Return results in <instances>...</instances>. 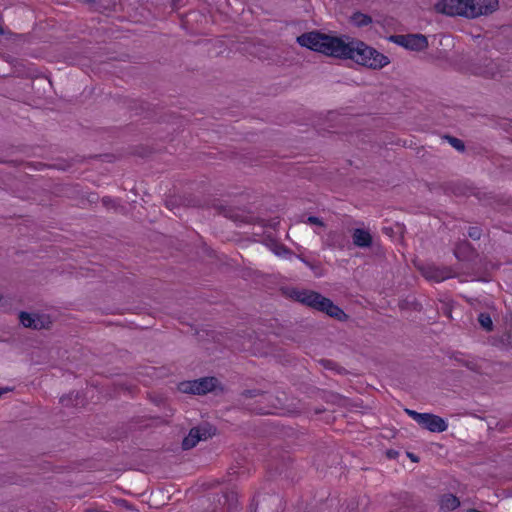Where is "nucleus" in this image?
Instances as JSON below:
<instances>
[{
  "label": "nucleus",
  "mask_w": 512,
  "mask_h": 512,
  "mask_svg": "<svg viewBox=\"0 0 512 512\" xmlns=\"http://www.w3.org/2000/svg\"><path fill=\"white\" fill-rule=\"evenodd\" d=\"M297 42L313 51L335 58L351 59L374 70L382 69L390 63L387 56L360 40L345 41L340 37L312 31L298 36Z\"/></svg>",
  "instance_id": "nucleus-1"
},
{
  "label": "nucleus",
  "mask_w": 512,
  "mask_h": 512,
  "mask_svg": "<svg viewBox=\"0 0 512 512\" xmlns=\"http://www.w3.org/2000/svg\"><path fill=\"white\" fill-rule=\"evenodd\" d=\"M291 297L294 300L320 312H324L337 320H345L347 318V315L340 307L335 305L329 298L322 296L316 291L294 289L291 292Z\"/></svg>",
  "instance_id": "nucleus-2"
},
{
  "label": "nucleus",
  "mask_w": 512,
  "mask_h": 512,
  "mask_svg": "<svg viewBox=\"0 0 512 512\" xmlns=\"http://www.w3.org/2000/svg\"><path fill=\"white\" fill-rule=\"evenodd\" d=\"M459 69L486 78H495L501 74L499 65L486 55L463 58Z\"/></svg>",
  "instance_id": "nucleus-3"
},
{
  "label": "nucleus",
  "mask_w": 512,
  "mask_h": 512,
  "mask_svg": "<svg viewBox=\"0 0 512 512\" xmlns=\"http://www.w3.org/2000/svg\"><path fill=\"white\" fill-rule=\"evenodd\" d=\"M390 40L411 51H423L428 47V40L423 34L393 35Z\"/></svg>",
  "instance_id": "nucleus-4"
},
{
  "label": "nucleus",
  "mask_w": 512,
  "mask_h": 512,
  "mask_svg": "<svg viewBox=\"0 0 512 512\" xmlns=\"http://www.w3.org/2000/svg\"><path fill=\"white\" fill-rule=\"evenodd\" d=\"M218 383L215 377H204L194 381L183 382L180 384L181 391L191 394H206L215 389Z\"/></svg>",
  "instance_id": "nucleus-5"
},
{
  "label": "nucleus",
  "mask_w": 512,
  "mask_h": 512,
  "mask_svg": "<svg viewBox=\"0 0 512 512\" xmlns=\"http://www.w3.org/2000/svg\"><path fill=\"white\" fill-rule=\"evenodd\" d=\"M467 18H476L481 15H487L495 11L498 7V0H466Z\"/></svg>",
  "instance_id": "nucleus-6"
},
{
  "label": "nucleus",
  "mask_w": 512,
  "mask_h": 512,
  "mask_svg": "<svg viewBox=\"0 0 512 512\" xmlns=\"http://www.w3.org/2000/svg\"><path fill=\"white\" fill-rule=\"evenodd\" d=\"M19 321L25 328L34 330L49 329L52 325L50 316L46 314H34L28 312H20Z\"/></svg>",
  "instance_id": "nucleus-7"
},
{
  "label": "nucleus",
  "mask_w": 512,
  "mask_h": 512,
  "mask_svg": "<svg viewBox=\"0 0 512 512\" xmlns=\"http://www.w3.org/2000/svg\"><path fill=\"white\" fill-rule=\"evenodd\" d=\"M214 432L209 425L194 427L190 430L189 434L182 441V448L189 450L195 447L199 441L207 440Z\"/></svg>",
  "instance_id": "nucleus-8"
},
{
  "label": "nucleus",
  "mask_w": 512,
  "mask_h": 512,
  "mask_svg": "<svg viewBox=\"0 0 512 512\" xmlns=\"http://www.w3.org/2000/svg\"><path fill=\"white\" fill-rule=\"evenodd\" d=\"M438 12L454 16L460 15L466 17L467 3L466 0H440L436 4Z\"/></svg>",
  "instance_id": "nucleus-9"
},
{
  "label": "nucleus",
  "mask_w": 512,
  "mask_h": 512,
  "mask_svg": "<svg viewBox=\"0 0 512 512\" xmlns=\"http://www.w3.org/2000/svg\"><path fill=\"white\" fill-rule=\"evenodd\" d=\"M349 244L343 231L330 230L323 239V246L329 249L344 250Z\"/></svg>",
  "instance_id": "nucleus-10"
},
{
  "label": "nucleus",
  "mask_w": 512,
  "mask_h": 512,
  "mask_svg": "<svg viewBox=\"0 0 512 512\" xmlns=\"http://www.w3.org/2000/svg\"><path fill=\"white\" fill-rule=\"evenodd\" d=\"M419 425L430 432L437 433L444 432L448 428V424L443 418L431 413H423V418Z\"/></svg>",
  "instance_id": "nucleus-11"
},
{
  "label": "nucleus",
  "mask_w": 512,
  "mask_h": 512,
  "mask_svg": "<svg viewBox=\"0 0 512 512\" xmlns=\"http://www.w3.org/2000/svg\"><path fill=\"white\" fill-rule=\"evenodd\" d=\"M423 276L428 280L441 282L452 277V271L449 268H440L436 266H427L423 269Z\"/></svg>",
  "instance_id": "nucleus-12"
},
{
  "label": "nucleus",
  "mask_w": 512,
  "mask_h": 512,
  "mask_svg": "<svg viewBox=\"0 0 512 512\" xmlns=\"http://www.w3.org/2000/svg\"><path fill=\"white\" fill-rule=\"evenodd\" d=\"M353 244L358 248H369L372 246L373 238L369 230L355 228L352 231Z\"/></svg>",
  "instance_id": "nucleus-13"
},
{
  "label": "nucleus",
  "mask_w": 512,
  "mask_h": 512,
  "mask_svg": "<svg viewBox=\"0 0 512 512\" xmlns=\"http://www.w3.org/2000/svg\"><path fill=\"white\" fill-rule=\"evenodd\" d=\"M439 505L441 510L453 511L460 506V500L453 494H444L439 501Z\"/></svg>",
  "instance_id": "nucleus-14"
},
{
  "label": "nucleus",
  "mask_w": 512,
  "mask_h": 512,
  "mask_svg": "<svg viewBox=\"0 0 512 512\" xmlns=\"http://www.w3.org/2000/svg\"><path fill=\"white\" fill-rule=\"evenodd\" d=\"M351 21L357 27H364L372 22V18L367 14L356 12L352 15Z\"/></svg>",
  "instance_id": "nucleus-15"
},
{
  "label": "nucleus",
  "mask_w": 512,
  "mask_h": 512,
  "mask_svg": "<svg viewBox=\"0 0 512 512\" xmlns=\"http://www.w3.org/2000/svg\"><path fill=\"white\" fill-rule=\"evenodd\" d=\"M478 322L481 327L486 331H492L493 321L488 313H480L478 316Z\"/></svg>",
  "instance_id": "nucleus-16"
},
{
  "label": "nucleus",
  "mask_w": 512,
  "mask_h": 512,
  "mask_svg": "<svg viewBox=\"0 0 512 512\" xmlns=\"http://www.w3.org/2000/svg\"><path fill=\"white\" fill-rule=\"evenodd\" d=\"M450 145L455 148L457 151L463 152L465 150L464 142L456 137L453 136H446L445 137Z\"/></svg>",
  "instance_id": "nucleus-17"
},
{
  "label": "nucleus",
  "mask_w": 512,
  "mask_h": 512,
  "mask_svg": "<svg viewBox=\"0 0 512 512\" xmlns=\"http://www.w3.org/2000/svg\"><path fill=\"white\" fill-rule=\"evenodd\" d=\"M264 395H265V393H263L260 390H245L242 393L243 398H253V397L264 396Z\"/></svg>",
  "instance_id": "nucleus-18"
},
{
  "label": "nucleus",
  "mask_w": 512,
  "mask_h": 512,
  "mask_svg": "<svg viewBox=\"0 0 512 512\" xmlns=\"http://www.w3.org/2000/svg\"><path fill=\"white\" fill-rule=\"evenodd\" d=\"M405 412L408 416H410L413 420L420 424V421L423 418V413H419L411 409H405Z\"/></svg>",
  "instance_id": "nucleus-19"
},
{
  "label": "nucleus",
  "mask_w": 512,
  "mask_h": 512,
  "mask_svg": "<svg viewBox=\"0 0 512 512\" xmlns=\"http://www.w3.org/2000/svg\"><path fill=\"white\" fill-rule=\"evenodd\" d=\"M305 223L310 224V225H317L320 227H324V225H325L324 222L322 221V219H320L319 217H316V216H309L305 220Z\"/></svg>",
  "instance_id": "nucleus-20"
},
{
  "label": "nucleus",
  "mask_w": 512,
  "mask_h": 512,
  "mask_svg": "<svg viewBox=\"0 0 512 512\" xmlns=\"http://www.w3.org/2000/svg\"><path fill=\"white\" fill-rule=\"evenodd\" d=\"M468 235L470 238L478 240L481 237V230L478 227H470L468 230Z\"/></svg>",
  "instance_id": "nucleus-21"
},
{
  "label": "nucleus",
  "mask_w": 512,
  "mask_h": 512,
  "mask_svg": "<svg viewBox=\"0 0 512 512\" xmlns=\"http://www.w3.org/2000/svg\"><path fill=\"white\" fill-rule=\"evenodd\" d=\"M275 254H277L278 256H286L290 255L291 251L284 245H278L275 248Z\"/></svg>",
  "instance_id": "nucleus-22"
},
{
  "label": "nucleus",
  "mask_w": 512,
  "mask_h": 512,
  "mask_svg": "<svg viewBox=\"0 0 512 512\" xmlns=\"http://www.w3.org/2000/svg\"><path fill=\"white\" fill-rule=\"evenodd\" d=\"M321 363L323 364V366L327 369H334V363L330 360H322Z\"/></svg>",
  "instance_id": "nucleus-23"
},
{
  "label": "nucleus",
  "mask_w": 512,
  "mask_h": 512,
  "mask_svg": "<svg viewBox=\"0 0 512 512\" xmlns=\"http://www.w3.org/2000/svg\"><path fill=\"white\" fill-rule=\"evenodd\" d=\"M72 395H73V393H71V394H70L69 396H67V397H62V398H61V403H62L63 405H66V406H67V405L69 404V401H70V399H71V396H72Z\"/></svg>",
  "instance_id": "nucleus-24"
},
{
  "label": "nucleus",
  "mask_w": 512,
  "mask_h": 512,
  "mask_svg": "<svg viewBox=\"0 0 512 512\" xmlns=\"http://www.w3.org/2000/svg\"><path fill=\"white\" fill-rule=\"evenodd\" d=\"M102 202H103V204H104L105 206H109V204L112 202V199H111V198H109V197H104V198L102 199Z\"/></svg>",
  "instance_id": "nucleus-25"
},
{
  "label": "nucleus",
  "mask_w": 512,
  "mask_h": 512,
  "mask_svg": "<svg viewBox=\"0 0 512 512\" xmlns=\"http://www.w3.org/2000/svg\"><path fill=\"white\" fill-rule=\"evenodd\" d=\"M301 260H302V261H303V262H304L308 267H310L311 269H313V270H317V267H315V266H314L313 264H311L309 261H307V260H305V259H303V258H301Z\"/></svg>",
  "instance_id": "nucleus-26"
},
{
  "label": "nucleus",
  "mask_w": 512,
  "mask_h": 512,
  "mask_svg": "<svg viewBox=\"0 0 512 512\" xmlns=\"http://www.w3.org/2000/svg\"><path fill=\"white\" fill-rule=\"evenodd\" d=\"M256 412H257L258 414H268V413H269V411H268V410H266V409H262V408H261V409L256 410Z\"/></svg>",
  "instance_id": "nucleus-27"
},
{
  "label": "nucleus",
  "mask_w": 512,
  "mask_h": 512,
  "mask_svg": "<svg viewBox=\"0 0 512 512\" xmlns=\"http://www.w3.org/2000/svg\"><path fill=\"white\" fill-rule=\"evenodd\" d=\"M8 391H10V389H9V388H0V397H1L3 394L7 393Z\"/></svg>",
  "instance_id": "nucleus-28"
},
{
  "label": "nucleus",
  "mask_w": 512,
  "mask_h": 512,
  "mask_svg": "<svg viewBox=\"0 0 512 512\" xmlns=\"http://www.w3.org/2000/svg\"><path fill=\"white\" fill-rule=\"evenodd\" d=\"M410 457H411V459H412L413 461H417V459L415 458V456L410 455Z\"/></svg>",
  "instance_id": "nucleus-29"
},
{
  "label": "nucleus",
  "mask_w": 512,
  "mask_h": 512,
  "mask_svg": "<svg viewBox=\"0 0 512 512\" xmlns=\"http://www.w3.org/2000/svg\"><path fill=\"white\" fill-rule=\"evenodd\" d=\"M2 33H3V29H2V27L0 26V34H2Z\"/></svg>",
  "instance_id": "nucleus-30"
}]
</instances>
